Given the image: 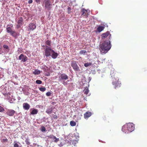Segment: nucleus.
Returning a JSON list of instances; mask_svg holds the SVG:
<instances>
[{"instance_id":"nucleus-1","label":"nucleus","mask_w":147,"mask_h":147,"mask_svg":"<svg viewBox=\"0 0 147 147\" xmlns=\"http://www.w3.org/2000/svg\"><path fill=\"white\" fill-rule=\"evenodd\" d=\"M111 47L110 40H105L99 46V49L101 53H106Z\"/></svg>"},{"instance_id":"nucleus-2","label":"nucleus","mask_w":147,"mask_h":147,"mask_svg":"<svg viewBox=\"0 0 147 147\" xmlns=\"http://www.w3.org/2000/svg\"><path fill=\"white\" fill-rule=\"evenodd\" d=\"M115 71H111L110 75L112 80V84L114 86V88L116 89L120 87L121 83V82L119 81V78L115 75Z\"/></svg>"},{"instance_id":"nucleus-3","label":"nucleus","mask_w":147,"mask_h":147,"mask_svg":"<svg viewBox=\"0 0 147 147\" xmlns=\"http://www.w3.org/2000/svg\"><path fill=\"white\" fill-rule=\"evenodd\" d=\"M134 129V126L132 123H129L123 125L121 130L125 133H128L132 131Z\"/></svg>"},{"instance_id":"nucleus-4","label":"nucleus","mask_w":147,"mask_h":147,"mask_svg":"<svg viewBox=\"0 0 147 147\" xmlns=\"http://www.w3.org/2000/svg\"><path fill=\"white\" fill-rule=\"evenodd\" d=\"M68 76L65 74H61L59 76V81H61L62 80H63V84L64 85L66 86L69 84L68 82L69 81V80H67L66 82L65 81V80H66L68 79Z\"/></svg>"},{"instance_id":"nucleus-5","label":"nucleus","mask_w":147,"mask_h":147,"mask_svg":"<svg viewBox=\"0 0 147 147\" xmlns=\"http://www.w3.org/2000/svg\"><path fill=\"white\" fill-rule=\"evenodd\" d=\"M71 65L74 71L78 72L80 73H81V71L76 61H72L71 63Z\"/></svg>"},{"instance_id":"nucleus-6","label":"nucleus","mask_w":147,"mask_h":147,"mask_svg":"<svg viewBox=\"0 0 147 147\" xmlns=\"http://www.w3.org/2000/svg\"><path fill=\"white\" fill-rule=\"evenodd\" d=\"M46 48L45 50V55L47 57L51 55L53 50L51 48L47 46H46Z\"/></svg>"},{"instance_id":"nucleus-7","label":"nucleus","mask_w":147,"mask_h":147,"mask_svg":"<svg viewBox=\"0 0 147 147\" xmlns=\"http://www.w3.org/2000/svg\"><path fill=\"white\" fill-rule=\"evenodd\" d=\"M23 19L22 17H20L18 19L17 22V24L16 25V28H19L23 24Z\"/></svg>"},{"instance_id":"nucleus-8","label":"nucleus","mask_w":147,"mask_h":147,"mask_svg":"<svg viewBox=\"0 0 147 147\" xmlns=\"http://www.w3.org/2000/svg\"><path fill=\"white\" fill-rule=\"evenodd\" d=\"M19 59L21 61V62L23 63L26 61L28 58L26 55L21 54L19 57Z\"/></svg>"},{"instance_id":"nucleus-9","label":"nucleus","mask_w":147,"mask_h":147,"mask_svg":"<svg viewBox=\"0 0 147 147\" xmlns=\"http://www.w3.org/2000/svg\"><path fill=\"white\" fill-rule=\"evenodd\" d=\"M36 23H31L28 26V29L30 30H33L36 28Z\"/></svg>"},{"instance_id":"nucleus-10","label":"nucleus","mask_w":147,"mask_h":147,"mask_svg":"<svg viewBox=\"0 0 147 147\" xmlns=\"http://www.w3.org/2000/svg\"><path fill=\"white\" fill-rule=\"evenodd\" d=\"M45 8L50 9V6L51 5V2L50 0H45Z\"/></svg>"},{"instance_id":"nucleus-11","label":"nucleus","mask_w":147,"mask_h":147,"mask_svg":"<svg viewBox=\"0 0 147 147\" xmlns=\"http://www.w3.org/2000/svg\"><path fill=\"white\" fill-rule=\"evenodd\" d=\"M13 25L11 24V25L8 24L6 28V31L8 33H11L13 31L12 30V28L11 27H13Z\"/></svg>"},{"instance_id":"nucleus-12","label":"nucleus","mask_w":147,"mask_h":147,"mask_svg":"<svg viewBox=\"0 0 147 147\" xmlns=\"http://www.w3.org/2000/svg\"><path fill=\"white\" fill-rule=\"evenodd\" d=\"M109 35V38L111 36V34L109 31H107L105 33H103L101 35L102 38H106Z\"/></svg>"},{"instance_id":"nucleus-13","label":"nucleus","mask_w":147,"mask_h":147,"mask_svg":"<svg viewBox=\"0 0 147 147\" xmlns=\"http://www.w3.org/2000/svg\"><path fill=\"white\" fill-rule=\"evenodd\" d=\"M15 113V111L13 110H9L7 112V114L10 116H13Z\"/></svg>"},{"instance_id":"nucleus-14","label":"nucleus","mask_w":147,"mask_h":147,"mask_svg":"<svg viewBox=\"0 0 147 147\" xmlns=\"http://www.w3.org/2000/svg\"><path fill=\"white\" fill-rule=\"evenodd\" d=\"M81 12L82 13V15L85 16L86 18L88 16V13L87 10H86L84 9H83L81 10Z\"/></svg>"},{"instance_id":"nucleus-15","label":"nucleus","mask_w":147,"mask_h":147,"mask_svg":"<svg viewBox=\"0 0 147 147\" xmlns=\"http://www.w3.org/2000/svg\"><path fill=\"white\" fill-rule=\"evenodd\" d=\"M58 55V54L57 53L55 52L53 50V52H52L51 53V56L53 58L55 59L57 58Z\"/></svg>"},{"instance_id":"nucleus-16","label":"nucleus","mask_w":147,"mask_h":147,"mask_svg":"<svg viewBox=\"0 0 147 147\" xmlns=\"http://www.w3.org/2000/svg\"><path fill=\"white\" fill-rule=\"evenodd\" d=\"M30 107V106L27 103H23V107L25 110H28L29 109Z\"/></svg>"},{"instance_id":"nucleus-17","label":"nucleus","mask_w":147,"mask_h":147,"mask_svg":"<svg viewBox=\"0 0 147 147\" xmlns=\"http://www.w3.org/2000/svg\"><path fill=\"white\" fill-rule=\"evenodd\" d=\"M92 115L91 113L89 111L86 112L84 114V117L85 119H87L90 117Z\"/></svg>"},{"instance_id":"nucleus-18","label":"nucleus","mask_w":147,"mask_h":147,"mask_svg":"<svg viewBox=\"0 0 147 147\" xmlns=\"http://www.w3.org/2000/svg\"><path fill=\"white\" fill-rule=\"evenodd\" d=\"M11 35L14 37L16 38L19 35V33L15 31H13L10 33Z\"/></svg>"},{"instance_id":"nucleus-19","label":"nucleus","mask_w":147,"mask_h":147,"mask_svg":"<svg viewBox=\"0 0 147 147\" xmlns=\"http://www.w3.org/2000/svg\"><path fill=\"white\" fill-rule=\"evenodd\" d=\"M105 28V27L102 26H99L97 29V30L98 32H100L103 30Z\"/></svg>"},{"instance_id":"nucleus-20","label":"nucleus","mask_w":147,"mask_h":147,"mask_svg":"<svg viewBox=\"0 0 147 147\" xmlns=\"http://www.w3.org/2000/svg\"><path fill=\"white\" fill-rule=\"evenodd\" d=\"M3 48L4 49L5 52H8L9 50V49L8 46L6 45H4L3 46Z\"/></svg>"},{"instance_id":"nucleus-21","label":"nucleus","mask_w":147,"mask_h":147,"mask_svg":"<svg viewBox=\"0 0 147 147\" xmlns=\"http://www.w3.org/2000/svg\"><path fill=\"white\" fill-rule=\"evenodd\" d=\"M53 108L52 107L47 108L46 111V113L48 114H51L53 112Z\"/></svg>"},{"instance_id":"nucleus-22","label":"nucleus","mask_w":147,"mask_h":147,"mask_svg":"<svg viewBox=\"0 0 147 147\" xmlns=\"http://www.w3.org/2000/svg\"><path fill=\"white\" fill-rule=\"evenodd\" d=\"M38 113V110L37 109H34L30 113V114L32 115L36 114Z\"/></svg>"},{"instance_id":"nucleus-23","label":"nucleus","mask_w":147,"mask_h":147,"mask_svg":"<svg viewBox=\"0 0 147 147\" xmlns=\"http://www.w3.org/2000/svg\"><path fill=\"white\" fill-rule=\"evenodd\" d=\"M40 71L38 69L35 70L34 71L32 72V74L34 75H38L40 74Z\"/></svg>"},{"instance_id":"nucleus-24","label":"nucleus","mask_w":147,"mask_h":147,"mask_svg":"<svg viewBox=\"0 0 147 147\" xmlns=\"http://www.w3.org/2000/svg\"><path fill=\"white\" fill-rule=\"evenodd\" d=\"M48 67L45 65H44L42 67V69L45 72H47Z\"/></svg>"},{"instance_id":"nucleus-25","label":"nucleus","mask_w":147,"mask_h":147,"mask_svg":"<svg viewBox=\"0 0 147 147\" xmlns=\"http://www.w3.org/2000/svg\"><path fill=\"white\" fill-rule=\"evenodd\" d=\"M70 125L71 126H75L76 125V123L73 121H71L70 123Z\"/></svg>"},{"instance_id":"nucleus-26","label":"nucleus","mask_w":147,"mask_h":147,"mask_svg":"<svg viewBox=\"0 0 147 147\" xmlns=\"http://www.w3.org/2000/svg\"><path fill=\"white\" fill-rule=\"evenodd\" d=\"M84 93L86 94H87L89 92L88 89V88L86 87V88L85 89L83 90Z\"/></svg>"},{"instance_id":"nucleus-27","label":"nucleus","mask_w":147,"mask_h":147,"mask_svg":"<svg viewBox=\"0 0 147 147\" xmlns=\"http://www.w3.org/2000/svg\"><path fill=\"white\" fill-rule=\"evenodd\" d=\"M92 64V63L90 62L89 63H86L84 64V66L85 67H87L91 65Z\"/></svg>"},{"instance_id":"nucleus-28","label":"nucleus","mask_w":147,"mask_h":147,"mask_svg":"<svg viewBox=\"0 0 147 147\" xmlns=\"http://www.w3.org/2000/svg\"><path fill=\"white\" fill-rule=\"evenodd\" d=\"M86 53H87L86 51L85 50H82L80 51L79 53L80 54L82 55Z\"/></svg>"},{"instance_id":"nucleus-29","label":"nucleus","mask_w":147,"mask_h":147,"mask_svg":"<svg viewBox=\"0 0 147 147\" xmlns=\"http://www.w3.org/2000/svg\"><path fill=\"white\" fill-rule=\"evenodd\" d=\"M17 143L18 142L16 141H14L13 147H19V145Z\"/></svg>"},{"instance_id":"nucleus-30","label":"nucleus","mask_w":147,"mask_h":147,"mask_svg":"<svg viewBox=\"0 0 147 147\" xmlns=\"http://www.w3.org/2000/svg\"><path fill=\"white\" fill-rule=\"evenodd\" d=\"M39 89L41 91L43 92L45 91L46 89L45 87H43L40 88Z\"/></svg>"},{"instance_id":"nucleus-31","label":"nucleus","mask_w":147,"mask_h":147,"mask_svg":"<svg viewBox=\"0 0 147 147\" xmlns=\"http://www.w3.org/2000/svg\"><path fill=\"white\" fill-rule=\"evenodd\" d=\"M47 137L48 138H50L51 139H54V138H55L56 137L55 136H54L53 135H50L49 136H47Z\"/></svg>"},{"instance_id":"nucleus-32","label":"nucleus","mask_w":147,"mask_h":147,"mask_svg":"<svg viewBox=\"0 0 147 147\" xmlns=\"http://www.w3.org/2000/svg\"><path fill=\"white\" fill-rule=\"evenodd\" d=\"M46 45L49 46H51V42L49 40H47L45 42Z\"/></svg>"},{"instance_id":"nucleus-33","label":"nucleus","mask_w":147,"mask_h":147,"mask_svg":"<svg viewBox=\"0 0 147 147\" xmlns=\"http://www.w3.org/2000/svg\"><path fill=\"white\" fill-rule=\"evenodd\" d=\"M36 83L38 84H41L42 83V81L40 80H37L36 81Z\"/></svg>"},{"instance_id":"nucleus-34","label":"nucleus","mask_w":147,"mask_h":147,"mask_svg":"<svg viewBox=\"0 0 147 147\" xmlns=\"http://www.w3.org/2000/svg\"><path fill=\"white\" fill-rule=\"evenodd\" d=\"M41 130L42 132L45 131L46 129L44 126H43L41 127Z\"/></svg>"},{"instance_id":"nucleus-35","label":"nucleus","mask_w":147,"mask_h":147,"mask_svg":"<svg viewBox=\"0 0 147 147\" xmlns=\"http://www.w3.org/2000/svg\"><path fill=\"white\" fill-rule=\"evenodd\" d=\"M78 142L75 140H73L72 142V144L74 146H75V144L77 143Z\"/></svg>"},{"instance_id":"nucleus-36","label":"nucleus","mask_w":147,"mask_h":147,"mask_svg":"<svg viewBox=\"0 0 147 147\" xmlns=\"http://www.w3.org/2000/svg\"><path fill=\"white\" fill-rule=\"evenodd\" d=\"M5 109L2 107L0 106V112H2L4 111Z\"/></svg>"},{"instance_id":"nucleus-37","label":"nucleus","mask_w":147,"mask_h":147,"mask_svg":"<svg viewBox=\"0 0 147 147\" xmlns=\"http://www.w3.org/2000/svg\"><path fill=\"white\" fill-rule=\"evenodd\" d=\"M25 142L26 143V144H27L28 145H29L30 144V143L29 141V140L27 139L26 140Z\"/></svg>"},{"instance_id":"nucleus-38","label":"nucleus","mask_w":147,"mask_h":147,"mask_svg":"<svg viewBox=\"0 0 147 147\" xmlns=\"http://www.w3.org/2000/svg\"><path fill=\"white\" fill-rule=\"evenodd\" d=\"M67 9H68V13L69 14L71 12V9L69 7H68Z\"/></svg>"},{"instance_id":"nucleus-39","label":"nucleus","mask_w":147,"mask_h":147,"mask_svg":"<svg viewBox=\"0 0 147 147\" xmlns=\"http://www.w3.org/2000/svg\"><path fill=\"white\" fill-rule=\"evenodd\" d=\"M51 93L50 92H48L46 93V95L47 96H51Z\"/></svg>"},{"instance_id":"nucleus-40","label":"nucleus","mask_w":147,"mask_h":147,"mask_svg":"<svg viewBox=\"0 0 147 147\" xmlns=\"http://www.w3.org/2000/svg\"><path fill=\"white\" fill-rule=\"evenodd\" d=\"M54 139H55L54 141L55 142H57L59 140V138H57L56 137L55 138H54Z\"/></svg>"},{"instance_id":"nucleus-41","label":"nucleus","mask_w":147,"mask_h":147,"mask_svg":"<svg viewBox=\"0 0 147 147\" xmlns=\"http://www.w3.org/2000/svg\"><path fill=\"white\" fill-rule=\"evenodd\" d=\"M35 2L38 4H40V3L41 0H34Z\"/></svg>"},{"instance_id":"nucleus-42","label":"nucleus","mask_w":147,"mask_h":147,"mask_svg":"<svg viewBox=\"0 0 147 147\" xmlns=\"http://www.w3.org/2000/svg\"><path fill=\"white\" fill-rule=\"evenodd\" d=\"M32 0H29L28 3L29 4H31L32 3Z\"/></svg>"},{"instance_id":"nucleus-43","label":"nucleus","mask_w":147,"mask_h":147,"mask_svg":"<svg viewBox=\"0 0 147 147\" xmlns=\"http://www.w3.org/2000/svg\"><path fill=\"white\" fill-rule=\"evenodd\" d=\"M3 140L4 141H5L6 142H7V139H3Z\"/></svg>"},{"instance_id":"nucleus-44","label":"nucleus","mask_w":147,"mask_h":147,"mask_svg":"<svg viewBox=\"0 0 147 147\" xmlns=\"http://www.w3.org/2000/svg\"><path fill=\"white\" fill-rule=\"evenodd\" d=\"M1 48V43L0 42V49Z\"/></svg>"},{"instance_id":"nucleus-45","label":"nucleus","mask_w":147,"mask_h":147,"mask_svg":"<svg viewBox=\"0 0 147 147\" xmlns=\"http://www.w3.org/2000/svg\"><path fill=\"white\" fill-rule=\"evenodd\" d=\"M49 75H50V74H49V73L48 74H47V75H46V76H49Z\"/></svg>"},{"instance_id":"nucleus-46","label":"nucleus","mask_w":147,"mask_h":147,"mask_svg":"<svg viewBox=\"0 0 147 147\" xmlns=\"http://www.w3.org/2000/svg\"><path fill=\"white\" fill-rule=\"evenodd\" d=\"M56 117H56V118H57V116H56Z\"/></svg>"},{"instance_id":"nucleus-47","label":"nucleus","mask_w":147,"mask_h":147,"mask_svg":"<svg viewBox=\"0 0 147 147\" xmlns=\"http://www.w3.org/2000/svg\"><path fill=\"white\" fill-rule=\"evenodd\" d=\"M56 117H56V118H57V116H56Z\"/></svg>"},{"instance_id":"nucleus-48","label":"nucleus","mask_w":147,"mask_h":147,"mask_svg":"<svg viewBox=\"0 0 147 147\" xmlns=\"http://www.w3.org/2000/svg\"><path fill=\"white\" fill-rule=\"evenodd\" d=\"M27 147H30L29 146H28Z\"/></svg>"}]
</instances>
